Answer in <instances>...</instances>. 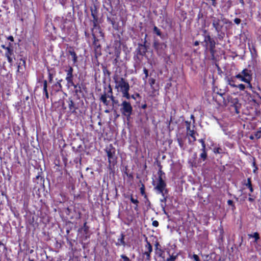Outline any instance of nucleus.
I'll return each mask as SVG.
<instances>
[{
    "label": "nucleus",
    "mask_w": 261,
    "mask_h": 261,
    "mask_svg": "<svg viewBox=\"0 0 261 261\" xmlns=\"http://www.w3.org/2000/svg\"><path fill=\"white\" fill-rule=\"evenodd\" d=\"M115 88L122 94V97L126 99H129L130 95L129 94V85L124 79L121 77H114Z\"/></svg>",
    "instance_id": "1"
},
{
    "label": "nucleus",
    "mask_w": 261,
    "mask_h": 261,
    "mask_svg": "<svg viewBox=\"0 0 261 261\" xmlns=\"http://www.w3.org/2000/svg\"><path fill=\"white\" fill-rule=\"evenodd\" d=\"M120 111L122 115L126 116L128 119L133 112V107L130 102L125 100H122V103L120 105Z\"/></svg>",
    "instance_id": "2"
},
{
    "label": "nucleus",
    "mask_w": 261,
    "mask_h": 261,
    "mask_svg": "<svg viewBox=\"0 0 261 261\" xmlns=\"http://www.w3.org/2000/svg\"><path fill=\"white\" fill-rule=\"evenodd\" d=\"M234 77L244 83H249L252 80L251 71L244 69L241 72L235 75Z\"/></svg>",
    "instance_id": "3"
},
{
    "label": "nucleus",
    "mask_w": 261,
    "mask_h": 261,
    "mask_svg": "<svg viewBox=\"0 0 261 261\" xmlns=\"http://www.w3.org/2000/svg\"><path fill=\"white\" fill-rule=\"evenodd\" d=\"M2 47L6 50L5 53V57L7 58L8 62L10 64H12L13 63V59L14 57V54L13 48L11 46V44L9 43L8 46L2 45Z\"/></svg>",
    "instance_id": "4"
},
{
    "label": "nucleus",
    "mask_w": 261,
    "mask_h": 261,
    "mask_svg": "<svg viewBox=\"0 0 261 261\" xmlns=\"http://www.w3.org/2000/svg\"><path fill=\"white\" fill-rule=\"evenodd\" d=\"M146 244L144 247V251L143 253L145 260L150 261L151 259L150 254L152 251V247L150 243L148 241L147 238L145 240Z\"/></svg>",
    "instance_id": "5"
},
{
    "label": "nucleus",
    "mask_w": 261,
    "mask_h": 261,
    "mask_svg": "<svg viewBox=\"0 0 261 261\" xmlns=\"http://www.w3.org/2000/svg\"><path fill=\"white\" fill-rule=\"evenodd\" d=\"M166 183L163 180L161 175L159 176L158 182L155 189L158 190V193L161 194L162 196H164V193L165 192Z\"/></svg>",
    "instance_id": "6"
},
{
    "label": "nucleus",
    "mask_w": 261,
    "mask_h": 261,
    "mask_svg": "<svg viewBox=\"0 0 261 261\" xmlns=\"http://www.w3.org/2000/svg\"><path fill=\"white\" fill-rule=\"evenodd\" d=\"M106 152L108 157V160L110 164L114 163L115 161V149L111 145L109 148H107Z\"/></svg>",
    "instance_id": "7"
},
{
    "label": "nucleus",
    "mask_w": 261,
    "mask_h": 261,
    "mask_svg": "<svg viewBox=\"0 0 261 261\" xmlns=\"http://www.w3.org/2000/svg\"><path fill=\"white\" fill-rule=\"evenodd\" d=\"M212 25L215 28V31L218 33H220L222 31L223 25L220 23V19L216 17L212 18Z\"/></svg>",
    "instance_id": "8"
},
{
    "label": "nucleus",
    "mask_w": 261,
    "mask_h": 261,
    "mask_svg": "<svg viewBox=\"0 0 261 261\" xmlns=\"http://www.w3.org/2000/svg\"><path fill=\"white\" fill-rule=\"evenodd\" d=\"M67 73L66 80L67 82V84H73V69L72 67L69 66L68 69L65 70Z\"/></svg>",
    "instance_id": "9"
},
{
    "label": "nucleus",
    "mask_w": 261,
    "mask_h": 261,
    "mask_svg": "<svg viewBox=\"0 0 261 261\" xmlns=\"http://www.w3.org/2000/svg\"><path fill=\"white\" fill-rule=\"evenodd\" d=\"M204 41L210 45L211 49H213L215 47V42L213 39H212L209 35L204 36Z\"/></svg>",
    "instance_id": "10"
},
{
    "label": "nucleus",
    "mask_w": 261,
    "mask_h": 261,
    "mask_svg": "<svg viewBox=\"0 0 261 261\" xmlns=\"http://www.w3.org/2000/svg\"><path fill=\"white\" fill-rule=\"evenodd\" d=\"M68 53L71 56L73 64H75L77 61V57L76 53L73 49H69Z\"/></svg>",
    "instance_id": "11"
},
{
    "label": "nucleus",
    "mask_w": 261,
    "mask_h": 261,
    "mask_svg": "<svg viewBox=\"0 0 261 261\" xmlns=\"http://www.w3.org/2000/svg\"><path fill=\"white\" fill-rule=\"evenodd\" d=\"M43 93L45 95V98L46 99H48L49 95L47 91V82L46 80L43 81Z\"/></svg>",
    "instance_id": "12"
},
{
    "label": "nucleus",
    "mask_w": 261,
    "mask_h": 261,
    "mask_svg": "<svg viewBox=\"0 0 261 261\" xmlns=\"http://www.w3.org/2000/svg\"><path fill=\"white\" fill-rule=\"evenodd\" d=\"M107 97H109V96H107L106 94L105 93L104 94L101 95V96L100 97V100L103 103V104L106 106L108 105V102L107 100Z\"/></svg>",
    "instance_id": "13"
},
{
    "label": "nucleus",
    "mask_w": 261,
    "mask_h": 261,
    "mask_svg": "<svg viewBox=\"0 0 261 261\" xmlns=\"http://www.w3.org/2000/svg\"><path fill=\"white\" fill-rule=\"evenodd\" d=\"M202 151V152L200 154V158L203 161H205L207 158V153L206 152V148L203 149V148H202L201 149Z\"/></svg>",
    "instance_id": "14"
},
{
    "label": "nucleus",
    "mask_w": 261,
    "mask_h": 261,
    "mask_svg": "<svg viewBox=\"0 0 261 261\" xmlns=\"http://www.w3.org/2000/svg\"><path fill=\"white\" fill-rule=\"evenodd\" d=\"M187 135L193 138V141H196V137L195 136V134L196 132L194 131V129H190L189 131H187Z\"/></svg>",
    "instance_id": "15"
},
{
    "label": "nucleus",
    "mask_w": 261,
    "mask_h": 261,
    "mask_svg": "<svg viewBox=\"0 0 261 261\" xmlns=\"http://www.w3.org/2000/svg\"><path fill=\"white\" fill-rule=\"evenodd\" d=\"M245 185L249 189V190L251 193H252L253 192V189L252 188L251 179L250 178H248L247 179V182Z\"/></svg>",
    "instance_id": "16"
},
{
    "label": "nucleus",
    "mask_w": 261,
    "mask_h": 261,
    "mask_svg": "<svg viewBox=\"0 0 261 261\" xmlns=\"http://www.w3.org/2000/svg\"><path fill=\"white\" fill-rule=\"evenodd\" d=\"M248 237L251 238H253L255 239V242H256L259 239V234L258 232H254L253 234H249Z\"/></svg>",
    "instance_id": "17"
},
{
    "label": "nucleus",
    "mask_w": 261,
    "mask_h": 261,
    "mask_svg": "<svg viewBox=\"0 0 261 261\" xmlns=\"http://www.w3.org/2000/svg\"><path fill=\"white\" fill-rule=\"evenodd\" d=\"M69 109L70 111H72V112L75 111V108L74 107V102L72 100H70L68 104Z\"/></svg>",
    "instance_id": "18"
},
{
    "label": "nucleus",
    "mask_w": 261,
    "mask_h": 261,
    "mask_svg": "<svg viewBox=\"0 0 261 261\" xmlns=\"http://www.w3.org/2000/svg\"><path fill=\"white\" fill-rule=\"evenodd\" d=\"M124 236L122 234H121V238L118 240V242L119 243H117V245H122L124 246L125 245V242L124 241Z\"/></svg>",
    "instance_id": "19"
},
{
    "label": "nucleus",
    "mask_w": 261,
    "mask_h": 261,
    "mask_svg": "<svg viewBox=\"0 0 261 261\" xmlns=\"http://www.w3.org/2000/svg\"><path fill=\"white\" fill-rule=\"evenodd\" d=\"M227 83H228V84L231 87H233V88L237 87V85H236L234 84V81H233V80L232 78L228 79L227 80Z\"/></svg>",
    "instance_id": "20"
},
{
    "label": "nucleus",
    "mask_w": 261,
    "mask_h": 261,
    "mask_svg": "<svg viewBox=\"0 0 261 261\" xmlns=\"http://www.w3.org/2000/svg\"><path fill=\"white\" fill-rule=\"evenodd\" d=\"M153 32L158 36H161V33L160 30L156 26H154L153 28Z\"/></svg>",
    "instance_id": "21"
},
{
    "label": "nucleus",
    "mask_w": 261,
    "mask_h": 261,
    "mask_svg": "<svg viewBox=\"0 0 261 261\" xmlns=\"http://www.w3.org/2000/svg\"><path fill=\"white\" fill-rule=\"evenodd\" d=\"M176 258H177L176 255H173V254L172 255H170L169 257H168L167 259V261H175V259H176Z\"/></svg>",
    "instance_id": "22"
},
{
    "label": "nucleus",
    "mask_w": 261,
    "mask_h": 261,
    "mask_svg": "<svg viewBox=\"0 0 261 261\" xmlns=\"http://www.w3.org/2000/svg\"><path fill=\"white\" fill-rule=\"evenodd\" d=\"M237 88H238L241 91H244L246 88V86L243 84H240L238 85H237Z\"/></svg>",
    "instance_id": "23"
},
{
    "label": "nucleus",
    "mask_w": 261,
    "mask_h": 261,
    "mask_svg": "<svg viewBox=\"0 0 261 261\" xmlns=\"http://www.w3.org/2000/svg\"><path fill=\"white\" fill-rule=\"evenodd\" d=\"M166 206V203H161V207H162V211L165 215H167V213L165 210V207Z\"/></svg>",
    "instance_id": "24"
},
{
    "label": "nucleus",
    "mask_w": 261,
    "mask_h": 261,
    "mask_svg": "<svg viewBox=\"0 0 261 261\" xmlns=\"http://www.w3.org/2000/svg\"><path fill=\"white\" fill-rule=\"evenodd\" d=\"M167 192V190H165V193H164V196H163V199H160L161 203H166L167 200V196H165V193Z\"/></svg>",
    "instance_id": "25"
},
{
    "label": "nucleus",
    "mask_w": 261,
    "mask_h": 261,
    "mask_svg": "<svg viewBox=\"0 0 261 261\" xmlns=\"http://www.w3.org/2000/svg\"><path fill=\"white\" fill-rule=\"evenodd\" d=\"M130 201L135 204V205H138L139 203V201L137 199L134 198L132 196L130 198Z\"/></svg>",
    "instance_id": "26"
},
{
    "label": "nucleus",
    "mask_w": 261,
    "mask_h": 261,
    "mask_svg": "<svg viewBox=\"0 0 261 261\" xmlns=\"http://www.w3.org/2000/svg\"><path fill=\"white\" fill-rule=\"evenodd\" d=\"M214 152L215 153H221L222 152V149L220 148H214Z\"/></svg>",
    "instance_id": "27"
},
{
    "label": "nucleus",
    "mask_w": 261,
    "mask_h": 261,
    "mask_svg": "<svg viewBox=\"0 0 261 261\" xmlns=\"http://www.w3.org/2000/svg\"><path fill=\"white\" fill-rule=\"evenodd\" d=\"M177 141L180 148H182L184 143L182 141V139L181 138H177Z\"/></svg>",
    "instance_id": "28"
},
{
    "label": "nucleus",
    "mask_w": 261,
    "mask_h": 261,
    "mask_svg": "<svg viewBox=\"0 0 261 261\" xmlns=\"http://www.w3.org/2000/svg\"><path fill=\"white\" fill-rule=\"evenodd\" d=\"M120 257L123 259V261H130L129 258L124 254L121 255Z\"/></svg>",
    "instance_id": "29"
},
{
    "label": "nucleus",
    "mask_w": 261,
    "mask_h": 261,
    "mask_svg": "<svg viewBox=\"0 0 261 261\" xmlns=\"http://www.w3.org/2000/svg\"><path fill=\"white\" fill-rule=\"evenodd\" d=\"M198 141L201 144L202 148H203L204 149V148H206L205 142L203 139H200L198 140Z\"/></svg>",
    "instance_id": "30"
},
{
    "label": "nucleus",
    "mask_w": 261,
    "mask_h": 261,
    "mask_svg": "<svg viewBox=\"0 0 261 261\" xmlns=\"http://www.w3.org/2000/svg\"><path fill=\"white\" fill-rule=\"evenodd\" d=\"M186 124L187 131H189L190 129H191L190 122H189L188 121H186Z\"/></svg>",
    "instance_id": "31"
},
{
    "label": "nucleus",
    "mask_w": 261,
    "mask_h": 261,
    "mask_svg": "<svg viewBox=\"0 0 261 261\" xmlns=\"http://www.w3.org/2000/svg\"><path fill=\"white\" fill-rule=\"evenodd\" d=\"M222 21L225 24H231V22L228 19H226V18H223L222 19Z\"/></svg>",
    "instance_id": "32"
},
{
    "label": "nucleus",
    "mask_w": 261,
    "mask_h": 261,
    "mask_svg": "<svg viewBox=\"0 0 261 261\" xmlns=\"http://www.w3.org/2000/svg\"><path fill=\"white\" fill-rule=\"evenodd\" d=\"M192 258L195 260V261H200V259H199V257H198V256L196 254H194L193 255V257H192Z\"/></svg>",
    "instance_id": "33"
},
{
    "label": "nucleus",
    "mask_w": 261,
    "mask_h": 261,
    "mask_svg": "<svg viewBox=\"0 0 261 261\" xmlns=\"http://www.w3.org/2000/svg\"><path fill=\"white\" fill-rule=\"evenodd\" d=\"M149 82L150 86H152V85L155 83V80L152 78H151L149 80Z\"/></svg>",
    "instance_id": "34"
},
{
    "label": "nucleus",
    "mask_w": 261,
    "mask_h": 261,
    "mask_svg": "<svg viewBox=\"0 0 261 261\" xmlns=\"http://www.w3.org/2000/svg\"><path fill=\"white\" fill-rule=\"evenodd\" d=\"M251 81H249V83H246L247 84V86H246V88H248L250 89H251L252 88V86L251 84Z\"/></svg>",
    "instance_id": "35"
},
{
    "label": "nucleus",
    "mask_w": 261,
    "mask_h": 261,
    "mask_svg": "<svg viewBox=\"0 0 261 261\" xmlns=\"http://www.w3.org/2000/svg\"><path fill=\"white\" fill-rule=\"evenodd\" d=\"M241 20L240 18H236L234 19V22L237 24H239L240 23Z\"/></svg>",
    "instance_id": "36"
},
{
    "label": "nucleus",
    "mask_w": 261,
    "mask_h": 261,
    "mask_svg": "<svg viewBox=\"0 0 261 261\" xmlns=\"http://www.w3.org/2000/svg\"><path fill=\"white\" fill-rule=\"evenodd\" d=\"M152 225L154 227H158L159 226V222L158 221L155 220L152 222Z\"/></svg>",
    "instance_id": "37"
},
{
    "label": "nucleus",
    "mask_w": 261,
    "mask_h": 261,
    "mask_svg": "<svg viewBox=\"0 0 261 261\" xmlns=\"http://www.w3.org/2000/svg\"><path fill=\"white\" fill-rule=\"evenodd\" d=\"M68 84L70 86H73L74 87V88L75 89H77L79 87V86H80L77 84H76V85L74 84V83L73 82L72 85L71 84Z\"/></svg>",
    "instance_id": "38"
},
{
    "label": "nucleus",
    "mask_w": 261,
    "mask_h": 261,
    "mask_svg": "<svg viewBox=\"0 0 261 261\" xmlns=\"http://www.w3.org/2000/svg\"><path fill=\"white\" fill-rule=\"evenodd\" d=\"M143 72H144L145 75H146V78H147V77L148 76L147 69H146L145 68H144L143 69Z\"/></svg>",
    "instance_id": "39"
},
{
    "label": "nucleus",
    "mask_w": 261,
    "mask_h": 261,
    "mask_svg": "<svg viewBox=\"0 0 261 261\" xmlns=\"http://www.w3.org/2000/svg\"><path fill=\"white\" fill-rule=\"evenodd\" d=\"M227 204L229 205H231V206H234V205H233V202L232 200H228L227 201Z\"/></svg>",
    "instance_id": "40"
},
{
    "label": "nucleus",
    "mask_w": 261,
    "mask_h": 261,
    "mask_svg": "<svg viewBox=\"0 0 261 261\" xmlns=\"http://www.w3.org/2000/svg\"><path fill=\"white\" fill-rule=\"evenodd\" d=\"M53 78V75L50 73H49V82H52Z\"/></svg>",
    "instance_id": "41"
},
{
    "label": "nucleus",
    "mask_w": 261,
    "mask_h": 261,
    "mask_svg": "<svg viewBox=\"0 0 261 261\" xmlns=\"http://www.w3.org/2000/svg\"><path fill=\"white\" fill-rule=\"evenodd\" d=\"M260 132H257L256 134H255V137L256 138L258 139L260 138Z\"/></svg>",
    "instance_id": "42"
},
{
    "label": "nucleus",
    "mask_w": 261,
    "mask_h": 261,
    "mask_svg": "<svg viewBox=\"0 0 261 261\" xmlns=\"http://www.w3.org/2000/svg\"><path fill=\"white\" fill-rule=\"evenodd\" d=\"M141 193L142 195H143L144 194V186L141 187Z\"/></svg>",
    "instance_id": "43"
},
{
    "label": "nucleus",
    "mask_w": 261,
    "mask_h": 261,
    "mask_svg": "<svg viewBox=\"0 0 261 261\" xmlns=\"http://www.w3.org/2000/svg\"><path fill=\"white\" fill-rule=\"evenodd\" d=\"M92 16L93 18V19L95 20H97V18H96V15L94 14V13L93 12V11H92Z\"/></svg>",
    "instance_id": "44"
},
{
    "label": "nucleus",
    "mask_w": 261,
    "mask_h": 261,
    "mask_svg": "<svg viewBox=\"0 0 261 261\" xmlns=\"http://www.w3.org/2000/svg\"><path fill=\"white\" fill-rule=\"evenodd\" d=\"M8 39L9 40H10V41H14L13 37V36H10L8 38Z\"/></svg>",
    "instance_id": "45"
},
{
    "label": "nucleus",
    "mask_w": 261,
    "mask_h": 261,
    "mask_svg": "<svg viewBox=\"0 0 261 261\" xmlns=\"http://www.w3.org/2000/svg\"><path fill=\"white\" fill-rule=\"evenodd\" d=\"M56 86H59V87L60 88H61L62 86H61V84L59 83V82H57L56 84Z\"/></svg>",
    "instance_id": "46"
},
{
    "label": "nucleus",
    "mask_w": 261,
    "mask_h": 261,
    "mask_svg": "<svg viewBox=\"0 0 261 261\" xmlns=\"http://www.w3.org/2000/svg\"><path fill=\"white\" fill-rule=\"evenodd\" d=\"M80 91H81V87L79 86V87L75 89V92L77 93L78 92H80Z\"/></svg>",
    "instance_id": "47"
},
{
    "label": "nucleus",
    "mask_w": 261,
    "mask_h": 261,
    "mask_svg": "<svg viewBox=\"0 0 261 261\" xmlns=\"http://www.w3.org/2000/svg\"><path fill=\"white\" fill-rule=\"evenodd\" d=\"M248 200L250 202H253L254 200V199L252 197H249Z\"/></svg>",
    "instance_id": "48"
},
{
    "label": "nucleus",
    "mask_w": 261,
    "mask_h": 261,
    "mask_svg": "<svg viewBox=\"0 0 261 261\" xmlns=\"http://www.w3.org/2000/svg\"><path fill=\"white\" fill-rule=\"evenodd\" d=\"M142 108L143 109H145L147 107V105L146 104H144V105H143L142 106H141Z\"/></svg>",
    "instance_id": "49"
},
{
    "label": "nucleus",
    "mask_w": 261,
    "mask_h": 261,
    "mask_svg": "<svg viewBox=\"0 0 261 261\" xmlns=\"http://www.w3.org/2000/svg\"><path fill=\"white\" fill-rule=\"evenodd\" d=\"M212 5L215 7L216 6V0H214V1H212Z\"/></svg>",
    "instance_id": "50"
},
{
    "label": "nucleus",
    "mask_w": 261,
    "mask_h": 261,
    "mask_svg": "<svg viewBox=\"0 0 261 261\" xmlns=\"http://www.w3.org/2000/svg\"><path fill=\"white\" fill-rule=\"evenodd\" d=\"M134 209H135V210H136V211H138V205H136L135 207H134Z\"/></svg>",
    "instance_id": "51"
},
{
    "label": "nucleus",
    "mask_w": 261,
    "mask_h": 261,
    "mask_svg": "<svg viewBox=\"0 0 261 261\" xmlns=\"http://www.w3.org/2000/svg\"><path fill=\"white\" fill-rule=\"evenodd\" d=\"M240 2L242 4L243 6L244 5V2L243 0H240Z\"/></svg>",
    "instance_id": "52"
},
{
    "label": "nucleus",
    "mask_w": 261,
    "mask_h": 261,
    "mask_svg": "<svg viewBox=\"0 0 261 261\" xmlns=\"http://www.w3.org/2000/svg\"><path fill=\"white\" fill-rule=\"evenodd\" d=\"M191 118L193 120V122L194 123V115H191Z\"/></svg>",
    "instance_id": "53"
},
{
    "label": "nucleus",
    "mask_w": 261,
    "mask_h": 261,
    "mask_svg": "<svg viewBox=\"0 0 261 261\" xmlns=\"http://www.w3.org/2000/svg\"><path fill=\"white\" fill-rule=\"evenodd\" d=\"M109 97L111 98L112 101H114V97L112 95H111V96H109Z\"/></svg>",
    "instance_id": "54"
},
{
    "label": "nucleus",
    "mask_w": 261,
    "mask_h": 261,
    "mask_svg": "<svg viewBox=\"0 0 261 261\" xmlns=\"http://www.w3.org/2000/svg\"><path fill=\"white\" fill-rule=\"evenodd\" d=\"M147 78H146V75H145V77H143V80L146 82Z\"/></svg>",
    "instance_id": "55"
},
{
    "label": "nucleus",
    "mask_w": 261,
    "mask_h": 261,
    "mask_svg": "<svg viewBox=\"0 0 261 261\" xmlns=\"http://www.w3.org/2000/svg\"><path fill=\"white\" fill-rule=\"evenodd\" d=\"M195 45H198V42H196L195 43Z\"/></svg>",
    "instance_id": "56"
},
{
    "label": "nucleus",
    "mask_w": 261,
    "mask_h": 261,
    "mask_svg": "<svg viewBox=\"0 0 261 261\" xmlns=\"http://www.w3.org/2000/svg\"><path fill=\"white\" fill-rule=\"evenodd\" d=\"M250 138L251 139H253V138H253V136H250Z\"/></svg>",
    "instance_id": "57"
},
{
    "label": "nucleus",
    "mask_w": 261,
    "mask_h": 261,
    "mask_svg": "<svg viewBox=\"0 0 261 261\" xmlns=\"http://www.w3.org/2000/svg\"><path fill=\"white\" fill-rule=\"evenodd\" d=\"M248 195L249 196V197H250L251 196V194H249Z\"/></svg>",
    "instance_id": "58"
},
{
    "label": "nucleus",
    "mask_w": 261,
    "mask_h": 261,
    "mask_svg": "<svg viewBox=\"0 0 261 261\" xmlns=\"http://www.w3.org/2000/svg\"><path fill=\"white\" fill-rule=\"evenodd\" d=\"M131 97H132V98H135V97H134V96L133 95H132Z\"/></svg>",
    "instance_id": "59"
},
{
    "label": "nucleus",
    "mask_w": 261,
    "mask_h": 261,
    "mask_svg": "<svg viewBox=\"0 0 261 261\" xmlns=\"http://www.w3.org/2000/svg\"><path fill=\"white\" fill-rule=\"evenodd\" d=\"M109 3H111V0H108Z\"/></svg>",
    "instance_id": "60"
},
{
    "label": "nucleus",
    "mask_w": 261,
    "mask_h": 261,
    "mask_svg": "<svg viewBox=\"0 0 261 261\" xmlns=\"http://www.w3.org/2000/svg\"><path fill=\"white\" fill-rule=\"evenodd\" d=\"M110 92L112 93V90L111 89L110 90Z\"/></svg>",
    "instance_id": "61"
}]
</instances>
